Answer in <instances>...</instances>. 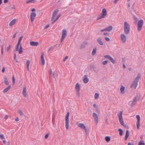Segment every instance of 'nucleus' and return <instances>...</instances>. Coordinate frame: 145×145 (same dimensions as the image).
<instances>
[{
    "mask_svg": "<svg viewBox=\"0 0 145 145\" xmlns=\"http://www.w3.org/2000/svg\"><path fill=\"white\" fill-rule=\"evenodd\" d=\"M76 96L78 97H79L80 95V91H76Z\"/></svg>",
    "mask_w": 145,
    "mask_h": 145,
    "instance_id": "nucleus-38",
    "label": "nucleus"
},
{
    "mask_svg": "<svg viewBox=\"0 0 145 145\" xmlns=\"http://www.w3.org/2000/svg\"><path fill=\"white\" fill-rule=\"evenodd\" d=\"M136 125L137 129H139L140 125V121H137Z\"/></svg>",
    "mask_w": 145,
    "mask_h": 145,
    "instance_id": "nucleus-29",
    "label": "nucleus"
},
{
    "mask_svg": "<svg viewBox=\"0 0 145 145\" xmlns=\"http://www.w3.org/2000/svg\"><path fill=\"white\" fill-rule=\"evenodd\" d=\"M129 136V133L128 130H127L126 131V134L125 138V140H127Z\"/></svg>",
    "mask_w": 145,
    "mask_h": 145,
    "instance_id": "nucleus-21",
    "label": "nucleus"
},
{
    "mask_svg": "<svg viewBox=\"0 0 145 145\" xmlns=\"http://www.w3.org/2000/svg\"><path fill=\"white\" fill-rule=\"evenodd\" d=\"M97 42L99 44L101 45H103V43L102 41V40L101 38H98L97 40Z\"/></svg>",
    "mask_w": 145,
    "mask_h": 145,
    "instance_id": "nucleus-18",
    "label": "nucleus"
},
{
    "mask_svg": "<svg viewBox=\"0 0 145 145\" xmlns=\"http://www.w3.org/2000/svg\"><path fill=\"white\" fill-rule=\"evenodd\" d=\"M2 142H3V144H2L3 145H5L6 144V141L5 140H2Z\"/></svg>",
    "mask_w": 145,
    "mask_h": 145,
    "instance_id": "nucleus-48",
    "label": "nucleus"
},
{
    "mask_svg": "<svg viewBox=\"0 0 145 145\" xmlns=\"http://www.w3.org/2000/svg\"><path fill=\"white\" fill-rule=\"evenodd\" d=\"M23 94L24 97L27 96V93L26 92V88L25 87H24L23 90Z\"/></svg>",
    "mask_w": 145,
    "mask_h": 145,
    "instance_id": "nucleus-22",
    "label": "nucleus"
},
{
    "mask_svg": "<svg viewBox=\"0 0 145 145\" xmlns=\"http://www.w3.org/2000/svg\"><path fill=\"white\" fill-rule=\"evenodd\" d=\"M11 86L10 85L8 86L6 88H5L3 91L4 93L7 92L10 88Z\"/></svg>",
    "mask_w": 145,
    "mask_h": 145,
    "instance_id": "nucleus-24",
    "label": "nucleus"
},
{
    "mask_svg": "<svg viewBox=\"0 0 145 145\" xmlns=\"http://www.w3.org/2000/svg\"><path fill=\"white\" fill-rule=\"evenodd\" d=\"M125 89V87H124L123 86H121V88H120V90L121 91L120 93L121 94H123L124 93Z\"/></svg>",
    "mask_w": 145,
    "mask_h": 145,
    "instance_id": "nucleus-20",
    "label": "nucleus"
},
{
    "mask_svg": "<svg viewBox=\"0 0 145 145\" xmlns=\"http://www.w3.org/2000/svg\"><path fill=\"white\" fill-rule=\"evenodd\" d=\"M105 139L106 141L107 142H108L110 140V137L108 136H106L105 137Z\"/></svg>",
    "mask_w": 145,
    "mask_h": 145,
    "instance_id": "nucleus-32",
    "label": "nucleus"
},
{
    "mask_svg": "<svg viewBox=\"0 0 145 145\" xmlns=\"http://www.w3.org/2000/svg\"><path fill=\"white\" fill-rule=\"evenodd\" d=\"M118 131H119V134L120 136H122L123 134V130L121 129H118Z\"/></svg>",
    "mask_w": 145,
    "mask_h": 145,
    "instance_id": "nucleus-31",
    "label": "nucleus"
},
{
    "mask_svg": "<svg viewBox=\"0 0 145 145\" xmlns=\"http://www.w3.org/2000/svg\"><path fill=\"white\" fill-rule=\"evenodd\" d=\"M8 118V116L7 115H5V117H4V118L6 120Z\"/></svg>",
    "mask_w": 145,
    "mask_h": 145,
    "instance_id": "nucleus-52",
    "label": "nucleus"
},
{
    "mask_svg": "<svg viewBox=\"0 0 145 145\" xmlns=\"http://www.w3.org/2000/svg\"><path fill=\"white\" fill-rule=\"evenodd\" d=\"M105 40H106L107 41H109L110 40V39L109 38H108V37H105Z\"/></svg>",
    "mask_w": 145,
    "mask_h": 145,
    "instance_id": "nucleus-46",
    "label": "nucleus"
},
{
    "mask_svg": "<svg viewBox=\"0 0 145 145\" xmlns=\"http://www.w3.org/2000/svg\"><path fill=\"white\" fill-rule=\"evenodd\" d=\"M84 78L83 79L84 82L85 83H87L89 81V79L87 78V75H84Z\"/></svg>",
    "mask_w": 145,
    "mask_h": 145,
    "instance_id": "nucleus-17",
    "label": "nucleus"
},
{
    "mask_svg": "<svg viewBox=\"0 0 145 145\" xmlns=\"http://www.w3.org/2000/svg\"><path fill=\"white\" fill-rule=\"evenodd\" d=\"M30 63V61L29 60H27L26 61L27 68L28 71H29V66Z\"/></svg>",
    "mask_w": 145,
    "mask_h": 145,
    "instance_id": "nucleus-26",
    "label": "nucleus"
},
{
    "mask_svg": "<svg viewBox=\"0 0 145 145\" xmlns=\"http://www.w3.org/2000/svg\"><path fill=\"white\" fill-rule=\"evenodd\" d=\"M14 59L16 60V62H18L16 60V55L15 53L14 54Z\"/></svg>",
    "mask_w": 145,
    "mask_h": 145,
    "instance_id": "nucleus-44",
    "label": "nucleus"
},
{
    "mask_svg": "<svg viewBox=\"0 0 145 145\" xmlns=\"http://www.w3.org/2000/svg\"><path fill=\"white\" fill-rule=\"evenodd\" d=\"M67 31L66 29H64L62 30V38L61 40V42L64 39V38L67 35Z\"/></svg>",
    "mask_w": 145,
    "mask_h": 145,
    "instance_id": "nucleus-8",
    "label": "nucleus"
},
{
    "mask_svg": "<svg viewBox=\"0 0 145 145\" xmlns=\"http://www.w3.org/2000/svg\"><path fill=\"white\" fill-rule=\"evenodd\" d=\"M99 96V94L97 93H95V99L98 98Z\"/></svg>",
    "mask_w": 145,
    "mask_h": 145,
    "instance_id": "nucleus-37",
    "label": "nucleus"
},
{
    "mask_svg": "<svg viewBox=\"0 0 145 145\" xmlns=\"http://www.w3.org/2000/svg\"><path fill=\"white\" fill-rule=\"evenodd\" d=\"M93 106L95 108H97V105H96V104H94L93 105Z\"/></svg>",
    "mask_w": 145,
    "mask_h": 145,
    "instance_id": "nucleus-58",
    "label": "nucleus"
},
{
    "mask_svg": "<svg viewBox=\"0 0 145 145\" xmlns=\"http://www.w3.org/2000/svg\"><path fill=\"white\" fill-rule=\"evenodd\" d=\"M48 134H46L45 135V138L46 139L47 138H48Z\"/></svg>",
    "mask_w": 145,
    "mask_h": 145,
    "instance_id": "nucleus-51",
    "label": "nucleus"
},
{
    "mask_svg": "<svg viewBox=\"0 0 145 145\" xmlns=\"http://www.w3.org/2000/svg\"><path fill=\"white\" fill-rule=\"evenodd\" d=\"M93 116L96 124H97L98 122V118L97 114L95 112L93 113Z\"/></svg>",
    "mask_w": 145,
    "mask_h": 145,
    "instance_id": "nucleus-12",
    "label": "nucleus"
},
{
    "mask_svg": "<svg viewBox=\"0 0 145 145\" xmlns=\"http://www.w3.org/2000/svg\"><path fill=\"white\" fill-rule=\"evenodd\" d=\"M3 139H5V137L3 134H1V140H3Z\"/></svg>",
    "mask_w": 145,
    "mask_h": 145,
    "instance_id": "nucleus-36",
    "label": "nucleus"
},
{
    "mask_svg": "<svg viewBox=\"0 0 145 145\" xmlns=\"http://www.w3.org/2000/svg\"><path fill=\"white\" fill-rule=\"evenodd\" d=\"M136 117L137 119V121H140V117L139 115H137Z\"/></svg>",
    "mask_w": 145,
    "mask_h": 145,
    "instance_id": "nucleus-35",
    "label": "nucleus"
},
{
    "mask_svg": "<svg viewBox=\"0 0 145 145\" xmlns=\"http://www.w3.org/2000/svg\"><path fill=\"white\" fill-rule=\"evenodd\" d=\"M30 44L32 46H37L39 44V42H34L31 41L30 42Z\"/></svg>",
    "mask_w": 145,
    "mask_h": 145,
    "instance_id": "nucleus-15",
    "label": "nucleus"
},
{
    "mask_svg": "<svg viewBox=\"0 0 145 145\" xmlns=\"http://www.w3.org/2000/svg\"><path fill=\"white\" fill-rule=\"evenodd\" d=\"M5 68L4 67H3V69L2 70V72L3 73H4L5 72Z\"/></svg>",
    "mask_w": 145,
    "mask_h": 145,
    "instance_id": "nucleus-53",
    "label": "nucleus"
},
{
    "mask_svg": "<svg viewBox=\"0 0 145 145\" xmlns=\"http://www.w3.org/2000/svg\"><path fill=\"white\" fill-rule=\"evenodd\" d=\"M69 112H68L66 114L65 117V127L66 129H67L69 128Z\"/></svg>",
    "mask_w": 145,
    "mask_h": 145,
    "instance_id": "nucleus-5",
    "label": "nucleus"
},
{
    "mask_svg": "<svg viewBox=\"0 0 145 145\" xmlns=\"http://www.w3.org/2000/svg\"><path fill=\"white\" fill-rule=\"evenodd\" d=\"M5 81L4 83L5 84L7 85H8L9 84L7 78L6 76H5L4 77Z\"/></svg>",
    "mask_w": 145,
    "mask_h": 145,
    "instance_id": "nucleus-27",
    "label": "nucleus"
},
{
    "mask_svg": "<svg viewBox=\"0 0 145 145\" xmlns=\"http://www.w3.org/2000/svg\"><path fill=\"white\" fill-rule=\"evenodd\" d=\"M59 10L58 9H56L54 11V12L52 16V18L51 19V20H52L53 19H54L56 16V15L57 14L58 12L59 11Z\"/></svg>",
    "mask_w": 145,
    "mask_h": 145,
    "instance_id": "nucleus-14",
    "label": "nucleus"
},
{
    "mask_svg": "<svg viewBox=\"0 0 145 145\" xmlns=\"http://www.w3.org/2000/svg\"><path fill=\"white\" fill-rule=\"evenodd\" d=\"M15 82V79L14 78V76H13L12 77V83H14Z\"/></svg>",
    "mask_w": 145,
    "mask_h": 145,
    "instance_id": "nucleus-49",
    "label": "nucleus"
},
{
    "mask_svg": "<svg viewBox=\"0 0 145 145\" xmlns=\"http://www.w3.org/2000/svg\"><path fill=\"white\" fill-rule=\"evenodd\" d=\"M124 31L126 35L128 34L130 31V26L126 21L124 22Z\"/></svg>",
    "mask_w": 145,
    "mask_h": 145,
    "instance_id": "nucleus-1",
    "label": "nucleus"
},
{
    "mask_svg": "<svg viewBox=\"0 0 145 145\" xmlns=\"http://www.w3.org/2000/svg\"><path fill=\"white\" fill-rule=\"evenodd\" d=\"M96 48H93V51L92 52V55L94 56L95 54L96 53Z\"/></svg>",
    "mask_w": 145,
    "mask_h": 145,
    "instance_id": "nucleus-28",
    "label": "nucleus"
},
{
    "mask_svg": "<svg viewBox=\"0 0 145 145\" xmlns=\"http://www.w3.org/2000/svg\"><path fill=\"white\" fill-rule=\"evenodd\" d=\"M19 46V45H18L17 44L16 45V51H18V50Z\"/></svg>",
    "mask_w": 145,
    "mask_h": 145,
    "instance_id": "nucleus-43",
    "label": "nucleus"
},
{
    "mask_svg": "<svg viewBox=\"0 0 145 145\" xmlns=\"http://www.w3.org/2000/svg\"><path fill=\"white\" fill-rule=\"evenodd\" d=\"M104 57L108 59L112 63H115V61L114 60L110 55H107L104 56Z\"/></svg>",
    "mask_w": 145,
    "mask_h": 145,
    "instance_id": "nucleus-9",
    "label": "nucleus"
},
{
    "mask_svg": "<svg viewBox=\"0 0 145 145\" xmlns=\"http://www.w3.org/2000/svg\"><path fill=\"white\" fill-rule=\"evenodd\" d=\"M127 145H134V144L133 142H129L128 143V144Z\"/></svg>",
    "mask_w": 145,
    "mask_h": 145,
    "instance_id": "nucleus-45",
    "label": "nucleus"
},
{
    "mask_svg": "<svg viewBox=\"0 0 145 145\" xmlns=\"http://www.w3.org/2000/svg\"><path fill=\"white\" fill-rule=\"evenodd\" d=\"M21 41H20L19 40H18V43H17V44L20 45V43H21Z\"/></svg>",
    "mask_w": 145,
    "mask_h": 145,
    "instance_id": "nucleus-60",
    "label": "nucleus"
},
{
    "mask_svg": "<svg viewBox=\"0 0 145 145\" xmlns=\"http://www.w3.org/2000/svg\"><path fill=\"white\" fill-rule=\"evenodd\" d=\"M123 112L121 111L118 113V117L119 122L124 127H125L126 125L124 124L122 118V114Z\"/></svg>",
    "mask_w": 145,
    "mask_h": 145,
    "instance_id": "nucleus-3",
    "label": "nucleus"
},
{
    "mask_svg": "<svg viewBox=\"0 0 145 145\" xmlns=\"http://www.w3.org/2000/svg\"><path fill=\"white\" fill-rule=\"evenodd\" d=\"M23 52L22 48V47L21 44L20 45V48L19 51V53L20 54H21Z\"/></svg>",
    "mask_w": 145,
    "mask_h": 145,
    "instance_id": "nucleus-30",
    "label": "nucleus"
},
{
    "mask_svg": "<svg viewBox=\"0 0 145 145\" xmlns=\"http://www.w3.org/2000/svg\"><path fill=\"white\" fill-rule=\"evenodd\" d=\"M49 25H46V26L45 27V28H44V29H47V28H48L49 27Z\"/></svg>",
    "mask_w": 145,
    "mask_h": 145,
    "instance_id": "nucleus-55",
    "label": "nucleus"
},
{
    "mask_svg": "<svg viewBox=\"0 0 145 145\" xmlns=\"http://www.w3.org/2000/svg\"><path fill=\"white\" fill-rule=\"evenodd\" d=\"M140 76L139 74H138L137 77L135 78L133 82L131 84L130 87L132 88H134L135 89H136L138 85V83L139 81Z\"/></svg>",
    "mask_w": 145,
    "mask_h": 145,
    "instance_id": "nucleus-2",
    "label": "nucleus"
},
{
    "mask_svg": "<svg viewBox=\"0 0 145 145\" xmlns=\"http://www.w3.org/2000/svg\"><path fill=\"white\" fill-rule=\"evenodd\" d=\"M7 145H10V142L9 141H8L7 142Z\"/></svg>",
    "mask_w": 145,
    "mask_h": 145,
    "instance_id": "nucleus-61",
    "label": "nucleus"
},
{
    "mask_svg": "<svg viewBox=\"0 0 145 145\" xmlns=\"http://www.w3.org/2000/svg\"><path fill=\"white\" fill-rule=\"evenodd\" d=\"M8 0H4V2L5 3H6L8 2Z\"/></svg>",
    "mask_w": 145,
    "mask_h": 145,
    "instance_id": "nucleus-62",
    "label": "nucleus"
},
{
    "mask_svg": "<svg viewBox=\"0 0 145 145\" xmlns=\"http://www.w3.org/2000/svg\"><path fill=\"white\" fill-rule=\"evenodd\" d=\"M143 24V21L142 20L139 21L138 23L137 30L138 31H140L142 29Z\"/></svg>",
    "mask_w": 145,
    "mask_h": 145,
    "instance_id": "nucleus-6",
    "label": "nucleus"
},
{
    "mask_svg": "<svg viewBox=\"0 0 145 145\" xmlns=\"http://www.w3.org/2000/svg\"><path fill=\"white\" fill-rule=\"evenodd\" d=\"M106 31V28H105V29H104L103 30H101L100 31L101 32H103V31Z\"/></svg>",
    "mask_w": 145,
    "mask_h": 145,
    "instance_id": "nucleus-54",
    "label": "nucleus"
},
{
    "mask_svg": "<svg viewBox=\"0 0 145 145\" xmlns=\"http://www.w3.org/2000/svg\"><path fill=\"white\" fill-rule=\"evenodd\" d=\"M78 126L81 128H82V129H83L85 131V132L86 133H87V130L86 128V126H85V125H84V124L82 123H78Z\"/></svg>",
    "mask_w": 145,
    "mask_h": 145,
    "instance_id": "nucleus-11",
    "label": "nucleus"
},
{
    "mask_svg": "<svg viewBox=\"0 0 145 145\" xmlns=\"http://www.w3.org/2000/svg\"><path fill=\"white\" fill-rule=\"evenodd\" d=\"M36 15V14L35 12H32L31 13L30 18L31 22H33L34 21Z\"/></svg>",
    "mask_w": 145,
    "mask_h": 145,
    "instance_id": "nucleus-13",
    "label": "nucleus"
},
{
    "mask_svg": "<svg viewBox=\"0 0 145 145\" xmlns=\"http://www.w3.org/2000/svg\"><path fill=\"white\" fill-rule=\"evenodd\" d=\"M16 19H15L11 21L9 24V25L10 26H12L14 25L16 23Z\"/></svg>",
    "mask_w": 145,
    "mask_h": 145,
    "instance_id": "nucleus-19",
    "label": "nucleus"
},
{
    "mask_svg": "<svg viewBox=\"0 0 145 145\" xmlns=\"http://www.w3.org/2000/svg\"><path fill=\"white\" fill-rule=\"evenodd\" d=\"M35 2V1L34 0H30L26 1V3L27 4L29 3H34Z\"/></svg>",
    "mask_w": 145,
    "mask_h": 145,
    "instance_id": "nucleus-34",
    "label": "nucleus"
},
{
    "mask_svg": "<svg viewBox=\"0 0 145 145\" xmlns=\"http://www.w3.org/2000/svg\"><path fill=\"white\" fill-rule=\"evenodd\" d=\"M18 112L20 114V116H22L23 115V113L22 111L21 110H19L18 111Z\"/></svg>",
    "mask_w": 145,
    "mask_h": 145,
    "instance_id": "nucleus-39",
    "label": "nucleus"
},
{
    "mask_svg": "<svg viewBox=\"0 0 145 145\" xmlns=\"http://www.w3.org/2000/svg\"><path fill=\"white\" fill-rule=\"evenodd\" d=\"M75 89L76 91H80V86L78 83H77L76 85Z\"/></svg>",
    "mask_w": 145,
    "mask_h": 145,
    "instance_id": "nucleus-23",
    "label": "nucleus"
},
{
    "mask_svg": "<svg viewBox=\"0 0 145 145\" xmlns=\"http://www.w3.org/2000/svg\"><path fill=\"white\" fill-rule=\"evenodd\" d=\"M108 62L107 60H105L103 62V63L104 65H106L108 63Z\"/></svg>",
    "mask_w": 145,
    "mask_h": 145,
    "instance_id": "nucleus-41",
    "label": "nucleus"
},
{
    "mask_svg": "<svg viewBox=\"0 0 145 145\" xmlns=\"http://www.w3.org/2000/svg\"><path fill=\"white\" fill-rule=\"evenodd\" d=\"M139 99L137 96H136L134 97L133 100L131 101L132 103L131 104V106H133L136 104L137 101H139Z\"/></svg>",
    "mask_w": 145,
    "mask_h": 145,
    "instance_id": "nucleus-7",
    "label": "nucleus"
},
{
    "mask_svg": "<svg viewBox=\"0 0 145 145\" xmlns=\"http://www.w3.org/2000/svg\"><path fill=\"white\" fill-rule=\"evenodd\" d=\"M53 47V46H51L50 47V48L48 49V52H49L50 50Z\"/></svg>",
    "mask_w": 145,
    "mask_h": 145,
    "instance_id": "nucleus-63",
    "label": "nucleus"
},
{
    "mask_svg": "<svg viewBox=\"0 0 145 145\" xmlns=\"http://www.w3.org/2000/svg\"><path fill=\"white\" fill-rule=\"evenodd\" d=\"M107 14L106 10L105 8H103L102 10V13L99 15L97 18V20H99L101 18H104Z\"/></svg>",
    "mask_w": 145,
    "mask_h": 145,
    "instance_id": "nucleus-4",
    "label": "nucleus"
},
{
    "mask_svg": "<svg viewBox=\"0 0 145 145\" xmlns=\"http://www.w3.org/2000/svg\"><path fill=\"white\" fill-rule=\"evenodd\" d=\"M11 46V45H9V46L7 47V51H8L10 49Z\"/></svg>",
    "mask_w": 145,
    "mask_h": 145,
    "instance_id": "nucleus-42",
    "label": "nucleus"
},
{
    "mask_svg": "<svg viewBox=\"0 0 145 145\" xmlns=\"http://www.w3.org/2000/svg\"><path fill=\"white\" fill-rule=\"evenodd\" d=\"M112 26H109L106 28V31H110L112 29Z\"/></svg>",
    "mask_w": 145,
    "mask_h": 145,
    "instance_id": "nucleus-25",
    "label": "nucleus"
},
{
    "mask_svg": "<svg viewBox=\"0 0 145 145\" xmlns=\"http://www.w3.org/2000/svg\"><path fill=\"white\" fill-rule=\"evenodd\" d=\"M15 121H19V119L18 118H16L15 119Z\"/></svg>",
    "mask_w": 145,
    "mask_h": 145,
    "instance_id": "nucleus-59",
    "label": "nucleus"
},
{
    "mask_svg": "<svg viewBox=\"0 0 145 145\" xmlns=\"http://www.w3.org/2000/svg\"><path fill=\"white\" fill-rule=\"evenodd\" d=\"M133 18L134 20H135L136 22H137L138 20V18L135 15L133 16Z\"/></svg>",
    "mask_w": 145,
    "mask_h": 145,
    "instance_id": "nucleus-40",
    "label": "nucleus"
},
{
    "mask_svg": "<svg viewBox=\"0 0 145 145\" xmlns=\"http://www.w3.org/2000/svg\"><path fill=\"white\" fill-rule=\"evenodd\" d=\"M23 37V36H21L20 37V38L18 40L21 41V40H22V39Z\"/></svg>",
    "mask_w": 145,
    "mask_h": 145,
    "instance_id": "nucleus-50",
    "label": "nucleus"
},
{
    "mask_svg": "<svg viewBox=\"0 0 145 145\" xmlns=\"http://www.w3.org/2000/svg\"><path fill=\"white\" fill-rule=\"evenodd\" d=\"M1 53L2 54H3V46H2V47H1Z\"/></svg>",
    "mask_w": 145,
    "mask_h": 145,
    "instance_id": "nucleus-57",
    "label": "nucleus"
},
{
    "mask_svg": "<svg viewBox=\"0 0 145 145\" xmlns=\"http://www.w3.org/2000/svg\"><path fill=\"white\" fill-rule=\"evenodd\" d=\"M103 35H104L106 36H108V33H103Z\"/></svg>",
    "mask_w": 145,
    "mask_h": 145,
    "instance_id": "nucleus-56",
    "label": "nucleus"
},
{
    "mask_svg": "<svg viewBox=\"0 0 145 145\" xmlns=\"http://www.w3.org/2000/svg\"><path fill=\"white\" fill-rule=\"evenodd\" d=\"M138 145H145L144 141L142 140H140L138 143Z\"/></svg>",
    "mask_w": 145,
    "mask_h": 145,
    "instance_id": "nucleus-33",
    "label": "nucleus"
},
{
    "mask_svg": "<svg viewBox=\"0 0 145 145\" xmlns=\"http://www.w3.org/2000/svg\"><path fill=\"white\" fill-rule=\"evenodd\" d=\"M68 58V56H67L66 57H65V58L63 60V61H65L66 60H67V59Z\"/></svg>",
    "mask_w": 145,
    "mask_h": 145,
    "instance_id": "nucleus-47",
    "label": "nucleus"
},
{
    "mask_svg": "<svg viewBox=\"0 0 145 145\" xmlns=\"http://www.w3.org/2000/svg\"><path fill=\"white\" fill-rule=\"evenodd\" d=\"M40 59L42 65H43L45 64V60L44 58V53L42 54L40 57Z\"/></svg>",
    "mask_w": 145,
    "mask_h": 145,
    "instance_id": "nucleus-16",
    "label": "nucleus"
},
{
    "mask_svg": "<svg viewBox=\"0 0 145 145\" xmlns=\"http://www.w3.org/2000/svg\"><path fill=\"white\" fill-rule=\"evenodd\" d=\"M120 37L123 43H124L126 42L127 40V37L125 35L123 34H121L120 35Z\"/></svg>",
    "mask_w": 145,
    "mask_h": 145,
    "instance_id": "nucleus-10",
    "label": "nucleus"
},
{
    "mask_svg": "<svg viewBox=\"0 0 145 145\" xmlns=\"http://www.w3.org/2000/svg\"><path fill=\"white\" fill-rule=\"evenodd\" d=\"M16 33H15L14 34V35L13 36V38H15L16 37Z\"/></svg>",
    "mask_w": 145,
    "mask_h": 145,
    "instance_id": "nucleus-64",
    "label": "nucleus"
}]
</instances>
